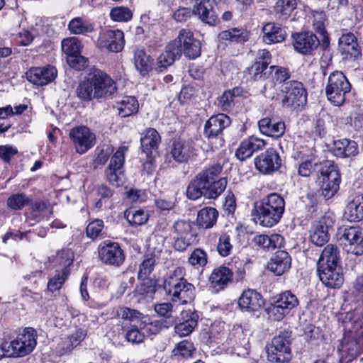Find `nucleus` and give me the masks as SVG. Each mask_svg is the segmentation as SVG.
Here are the masks:
<instances>
[{"mask_svg":"<svg viewBox=\"0 0 363 363\" xmlns=\"http://www.w3.org/2000/svg\"><path fill=\"white\" fill-rule=\"evenodd\" d=\"M116 91L114 81L104 72L95 69L82 82L77 89V96L82 100L106 98Z\"/></svg>","mask_w":363,"mask_h":363,"instance_id":"obj_1","label":"nucleus"},{"mask_svg":"<svg viewBox=\"0 0 363 363\" xmlns=\"http://www.w3.org/2000/svg\"><path fill=\"white\" fill-rule=\"evenodd\" d=\"M284 199L273 193L255 204L257 223L264 227H272L278 223L284 212Z\"/></svg>","mask_w":363,"mask_h":363,"instance_id":"obj_2","label":"nucleus"},{"mask_svg":"<svg viewBox=\"0 0 363 363\" xmlns=\"http://www.w3.org/2000/svg\"><path fill=\"white\" fill-rule=\"evenodd\" d=\"M180 269H176L173 274L165 277L163 282V288L167 293L172 295L174 298H177L181 301L180 305H184L191 301L194 297V286L187 282L183 278L177 277L180 274Z\"/></svg>","mask_w":363,"mask_h":363,"instance_id":"obj_3","label":"nucleus"},{"mask_svg":"<svg viewBox=\"0 0 363 363\" xmlns=\"http://www.w3.org/2000/svg\"><path fill=\"white\" fill-rule=\"evenodd\" d=\"M350 90L351 84L342 72L335 71L329 75L325 94L328 100L335 106H342Z\"/></svg>","mask_w":363,"mask_h":363,"instance_id":"obj_4","label":"nucleus"},{"mask_svg":"<svg viewBox=\"0 0 363 363\" xmlns=\"http://www.w3.org/2000/svg\"><path fill=\"white\" fill-rule=\"evenodd\" d=\"M290 336L287 332L275 336L271 342L266 345L267 359L271 362L285 363L291 357Z\"/></svg>","mask_w":363,"mask_h":363,"instance_id":"obj_5","label":"nucleus"},{"mask_svg":"<svg viewBox=\"0 0 363 363\" xmlns=\"http://www.w3.org/2000/svg\"><path fill=\"white\" fill-rule=\"evenodd\" d=\"M194 223L189 220H179L174 223V247L178 251L185 250L196 242V232Z\"/></svg>","mask_w":363,"mask_h":363,"instance_id":"obj_6","label":"nucleus"},{"mask_svg":"<svg viewBox=\"0 0 363 363\" xmlns=\"http://www.w3.org/2000/svg\"><path fill=\"white\" fill-rule=\"evenodd\" d=\"M281 104L284 107L304 106L307 102V92L303 84L298 81H289L284 84Z\"/></svg>","mask_w":363,"mask_h":363,"instance_id":"obj_7","label":"nucleus"},{"mask_svg":"<svg viewBox=\"0 0 363 363\" xmlns=\"http://www.w3.org/2000/svg\"><path fill=\"white\" fill-rule=\"evenodd\" d=\"M37 345L36 333L32 328H26L15 340L9 342L10 354L13 357H24L31 353Z\"/></svg>","mask_w":363,"mask_h":363,"instance_id":"obj_8","label":"nucleus"},{"mask_svg":"<svg viewBox=\"0 0 363 363\" xmlns=\"http://www.w3.org/2000/svg\"><path fill=\"white\" fill-rule=\"evenodd\" d=\"M231 123L230 118L224 113H219L211 116L204 126V135L209 140H216L214 147L223 146L224 140L222 138L223 130L228 127Z\"/></svg>","mask_w":363,"mask_h":363,"instance_id":"obj_9","label":"nucleus"},{"mask_svg":"<svg viewBox=\"0 0 363 363\" xmlns=\"http://www.w3.org/2000/svg\"><path fill=\"white\" fill-rule=\"evenodd\" d=\"M340 182L341 177L336 165L330 164L322 168L321 190L325 198H332L339 190Z\"/></svg>","mask_w":363,"mask_h":363,"instance_id":"obj_10","label":"nucleus"},{"mask_svg":"<svg viewBox=\"0 0 363 363\" xmlns=\"http://www.w3.org/2000/svg\"><path fill=\"white\" fill-rule=\"evenodd\" d=\"M343 249L347 252L359 256L363 255V230L357 227L343 229L340 238Z\"/></svg>","mask_w":363,"mask_h":363,"instance_id":"obj_11","label":"nucleus"},{"mask_svg":"<svg viewBox=\"0 0 363 363\" xmlns=\"http://www.w3.org/2000/svg\"><path fill=\"white\" fill-rule=\"evenodd\" d=\"M100 260L106 265L118 267L125 260V255L118 242L105 240L98 247Z\"/></svg>","mask_w":363,"mask_h":363,"instance_id":"obj_12","label":"nucleus"},{"mask_svg":"<svg viewBox=\"0 0 363 363\" xmlns=\"http://www.w3.org/2000/svg\"><path fill=\"white\" fill-rule=\"evenodd\" d=\"M298 305L296 295L286 291L279 295L274 303L269 307L268 313L275 320H281L290 311Z\"/></svg>","mask_w":363,"mask_h":363,"instance_id":"obj_13","label":"nucleus"},{"mask_svg":"<svg viewBox=\"0 0 363 363\" xmlns=\"http://www.w3.org/2000/svg\"><path fill=\"white\" fill-rule=\"evenodd\" d=\"M173 43L175 47L180 50V55L183 52L189 58L195 59L201 54V43L194 38L193 33L190 30H181Z\"/></svg>","mask_w":363,"mask_h":363,"instance_id":"obj_14","label":"nucleus"},{"mask_svg":"<svg viewBox=\"0 0 363 363\" xmlns=\"http://www.w3.org/2000/svg\"><path fill=\"white\" fill-rule=\"evenodd\" d=\"M256 169L263 174H272L278 171L281 165V160L279 153L269 148L255 158Z\"/></svg>","mask_w":363,"mask_h":363,"instance_id":"obj_15","label":"nucleus"},{"mask_svg":"<svg viewBox=\"0 0 363 363\" xmlns=\"http://www.w3.org/2000/svg\"><path fill=\"white\" fill-rule=\"evenodd\" d=\"M69 138L76 151L79 154L85 153L95 144V135L86 126H77L69 131Z\"/></svg>","mask_w":363,"mask_h":363,"instance_id":"obj_16","label":"nucleus"},{"mask_svg":"<svg viewBox=\"0 0 363 363\" xmlns=\"http://www.w3.org/2000/svg\"><path fill=\"white\" fill-rule=\"evenodd\" d=\"M125 45L124 34L120 30H106L100 33L98 46L112 52H121Z\"/></svg>","mask_w":363,"mask_h":363,"instance_id":"obj_17","label":"nucleus"},{"mask_svg":"<svg viewBox=\"0 0 363 363\" xmlns=\"http://www.w3.org/2000/svg\"><path fill=\"white\" fill-rule=\"evenodd\" d=\"M217 170L215 175H211L205 179L208 180V184L206 186L204 196L208 199H216L219 196L226 188L227 179L225 178H220L218 179L219 174L222 171L221 166L216 164L213 165L206 169L204 172H212V169Z\"/></svg>","mask_w":363,"mask_h":363,"instance_id":"obj_18","label":"nucleus"},{"mask_svg":"<svg viewBox=\"0 0 363 363\" xmlns=\"http://www.w3.org/2000/svg\"><path fill=\"white\" fill-rule=\"evenodd\" d=\"M333 225L334 220L331 216L321 217L311 228V241L318 246L323 245L329 240L328 230Z\"/></svg>","mask_w":363,"mask_h":363,"instance_id":"obj_19","label":"nucleus"},{"mask_svg":"<svg viewBox=\"0 0 363 363\" xmlns=\"http://www.w3.org/2000/svg\"><path fill=\"white\" fill-rule=\"evenodd\" d=\"M57 76V69L51 65L32 67L26 72L27 79L36 86L46 85L52 82Z\"/></svg>","mask_w":363,"mask_h":363,"instance_id":"obj_20","label":"nucleus"},{"mask_svg":"<svg viewBox=\"0 0 363 363\" xmlns=\"http://www.w3.org/2000/svg\"><path fill=\"white\" fill-rule=\"evenodd\" d=\"M266 145L267 143L264 140L252 135L240 143L235 155L239 160L244 161L250 157L255 152L263 150Z\"/></svg>","mask_w":363,"mask_h":363,"instance_id":"obj_21","label":"nucleus"},{"mask_svg":"<svg viewBox=\"0 0 363 363\" xmlns=\"http://www.w3.org/2000/svg\"><path fill=\"white\" fill-rule=\"evenodd\" d=\"M294 49L303 55H311L319 45V40L312 33L303 32L293 35Z\"/></svg>","mask_w":363,"mask_h":363,"instance_id":"obj_22","label":"nucleus"},{"mask_svg":"<svg viewBox=\"0 0 363 363\" xmlns=\"http://www.w3.org/2000/svg\"><path fill=\"white\" fill-rule=\"evenodd\" d=\"M193 13L202 22L210 26H215L218 17L210 0H194Z\"/></svg>","mask_w":363,"mask_h":363,"instance_id":"obj_23","label":"nucleus"},{"mask_svg":"<svg viewBox=\"0 0 363 363\" xmlns=\"http://www.w3.org/2000/svg\"><path fill=\"white\" fill-rule=\"evenodd\" d=\"M320 280L328 287L339 288L343 283V277L337 269V266L317 265Z\"/></svg>","mask_w":363,"mask_h":363,"instance_id":"obj_24","label":"nucleus"},{"mask_svg":"<svg viewBox=\"0 0 363 363\" xmlns=\"http://www.w3.org/2000/svg\"><path fill=\"white\" fill-rule=\"evenodd\" d=\"M228 344L238 355L247 354L250 348L249 338L240 326H234L228 338Z\"/></svg>","mask_w":363,"mask_h":363,"instance_id":"obj_25","label":"nucleus"},{"mask_svg":"<svg viewBox=\"0 0 363 363\" xmlns=\"http://www.w3.org/2000/svg\"><path fill=\"white\" fill-rule=\"evenodd\" d=\"M216 170L212 169V172H204L203 170L199 173L189 183L186 189V196L191 200H196L201 196H204L206 186L208 184V180L205 179L211 175H215Z\"/></svg>","mask_w":363,"mask_h":363,"instance_id":"obj_26","label":"nucleus"},{"mask_svg":"<svg viewBox=\"0 0 363 363\" xmlns=\"http://www.w3.org/2000/svg\"><path fill=\"white\" fill-rule=\"evenodd\" d=\"M291 258L289 253L284 250L276 252L268 262V269L277 276H281L291 268Z\"/></svg>","mask_w":363,"mask_h":363,"instance_id":"obj_27","label":"nucleus"},{"mask_svg":"<svg viewBox=\"0 0 363 363\" xmlns=\"http://www.w3.org/2000/svg\"><path fill=\"white\" fill-rule=\"evenodd\" d=\"M232 269L225 266H219L215 268L209 277L211 286L216 291L225 288L233 280Z\"/></svg>","mask_w":363,"mask_h":363,"instance_id":"obj_28","label":"nucleus"},{"mask_svg":"<svg viewBox=\"0 0 363 363\" xmlns=\"http://www.w3.org/2000/svg\"><path fill=\"white\" fill-rule=\"evenodd\" d=\"M272 56L265 49L258 50L254 64L247 68V72L254 80H259L264 77L263 72L270 64Z\"/></svg>","mask_w":363,"mask_h":363,"instance_id":"obj_29","label":"nucleus"},{"mask_svg":"<svg viewBox=\"0 0 363 363\" xmlns=\"http://www.w3.org/2000/svg\"><path fill=\"white\" fill-rule=\"evenodd\" d=\"M171 155L175 161L186 162L196 155V153L191 141L174 140L172 143Z\"/></svg>","mask_w":363,"mask_h":363,"instance_id":"obj_30","label":"nucleus"},{"mask_svg":"<svg viewBox=\"0 0 363 363\" xmlns=\"http://www.w3.org/2000/svg\"><path fill=\"white\" fill-rule=\"evenodd\" d=\"M264 303L261 294L252 289L244 291L238 299L240 308L247 311H256Z\"/></svg>","mask_w":363,"mask_h":363,"instance_id":"obj_31","label":"nucleus"},{"mask_svg":"<svg viewBox=\"0 0 363 363\" xmlns=\"http://www.w3.org/2000/svg\"><path fill=\"white\" fill-rule=\"evenodd\" d=\"M260 132L269 137L279 138L285 132V123L284 121L275 118H264L258 122Z\"/></svg>","mask_w":363,"mask_h":363,"instance_id":"obj_32","label":"nucleus"},{"mask_svg":"<svg viewBox=\"0 0 363 363\" xmlns=\"http://www.w3.org/2000/svg\"><path fill=\"white\" fill-rule=\"evenodd\" d=\"M155 325L152 323L146 324L145 322H140L138 324L131 325L125 334L126 340L133 343L138 344L142 342L145 337L151 333H155Z\"/></svg>","mask_w":363,"mask_h":363,"instance_id":"obj_33","label":"nucleus"},{"mask_svg":"<svg viewBox=\"0 0 363 363\" xmlns=\"http://www.w3.org/2000/svg\"><path fill=\"white\" fill-rule=\"evenodd\" d=\"M344 216L350 222L363 220V193L355 194L347 203Z\"/></svg>","mask_w":363,"mask_h":363,"instance_id":"obj_34","label":"nucleus"},{"mask_svg":"<svg viewBox=\"0 0 363 363\" xmlns=\"http://www.w3.org/2000/svg\"><path fill=\"white\" fill-rule=\"evenodd\" d=\"M155 311L161 316L171 318V324H173L176 321V319L179 318L178 313H180L182 318H184V315L188 317L190 313L189 310H185L182 305L176 303H162L157 304L155 306Z\"/></svg>","mask_w":363,"mask_h":363,"instance_id":"obj_35","label":"nucleus"},{"mask_svg":"<svg viewBox=\"0 0 363 363\" xmlns=\"http://www.w3.org/2000/svg\"><path fill=\"white\" fill-rule=\"evenodd\" d=\"M333 151L335 156L342 158L354 157L359 152L357 143L347 138L335 140Z\"/></svg>","mask_w":363,"mask_h":363,"instance_id":"obj_36","label":"nucleus"},{"mask_svg":"<svg viewBox=\"0 0 363 363\" xmlns=\"http://www.w3.org/2000/svg\"><path fill=\"white\" fill-rule=\"evenodd\" d=\"M263 40L267 44L277 43L285 38L284 30L275 23H267L262 28Z\"/></svg>","mask_w":363,"mask_h":363,"instance_id":"obj_37","label":"nucleus"},{"mask_svg":"<svg viewBox=\"0 0 363 363\" xmlns=\"http://www.w3.org/2000/svg\"><path fill=\"white\" fill-rule=\"evenodd\" d=\"M160 141V135L155 129L149 128L145 131L144 137L140 139V143L142 150L146 153L147 157L158 148Z\"/></svg>","mask_w":363,"mask_h":363,"instance_id":"obj_38","label":"nucleus"},{"mask_svg":"<svg viewBox=\"0 0 363 363\" xmlns=\"http://www.w3.org/2000/svg\"><path fill=\"white\" fill-rule=\"evenodd\" d=\"M179 57L180 50L175 47L172 41L167 46L165 51L158 57L157 69L162 72L163 69L172 65L175 60Z\"/></svg>","mask_w":363,"mask_h":363,"instance_id":"obj_39","label":"nucleus"},{"mask_svg":"<svg viewBox=\"0 0 363 363\" xmlns=\"http://www.w3.org/2000/svg\"><path fill=\"white\" fill-rule=\"evenodd\" d=\"M253 240L256 245L268 250L281 247L284 244V238L279 234L259 235Z\"/></svg>","mask_w":363,"mask_h":363,"instance_id":"obj_40","label":"nucleus"},{"mask_svg":"<svg viewBox=\"0 0 363 363\" xmlns=\"http://www.w3.org/2000/svg\"><path fill=\"white\" fill-rule=\"evenodd\" d=\"M187 310L190 311V313L187 317L184 315V318L180 314L178 319L183 320V321L175 327V332L179 336H186L192 333L195 327L197 325L199 316L196 313L191 311L190 308Z\"/></svg>","mask_w":363,"mask_h":363,"instance_id":"obj_41","label":"nucleus"},{"mask_svg":"<svg viewBox=\"0 0 363 363\" xmlns=\"http://www.w3.org/2000/svg\"><path fill=\"white\" fill-rule=\"evenodd\" d=\"M218 213L213 207H205L201 208L197 213L196 223L203 228H212L216 223Z\"/></svg>","mask_w":363,"mask_h":363,"instance_id":"obj_42","label":"nucleus"},{"mask_svg":"<svg viewBox=\"0 0 363 363\" xmlns=\"http://www.w3.org/2000/svg\"><path fill=\"white\" fill-rule=\"evenodd\" d=\"M340 260L339 250L336 245L329 244L322 251L317 265L337 266Z\"/></svg>","mask_w":363,"mask_h":363,"instance_id":"obj_43","label":"nucleus"},{"mask_svg":"<svg viewBox=\"0 0 363 363\" xmlns=\"http://www.w3.org/2000/svg\"><path fill=\"white\" fill-rule=\"evenodd\" d=\"M339 48L342 52L354 57L357 56L360 52L357 38L352 33L341 35L339 39Z\"/></svg>","mask_w":363,"mask_h":363,"instance_id":"obj_44","label":"nucleus"},{"mask_svg":"<svg viewBox=\"0 0 363 363\" xmlns=\"http://www.w3.org/2000/svg\"><path fill=\"white\" fill-rule=\"evenodd\" d=\"M116 108L121 117H128L138 112L139 104L134 96H124L116 103Z\"/></svg>","mask_w":363,"mask_h":363,"instance_id":"obj_45","label":"nucleus"},{"mask_svg":"<svg viewBox=\"0 0 363 363\" xmlns=\"http://www.w3.org/2000/svg\"><path fill=\"white\" fill-rule=\"evenodd\" d=\"M112 315L118 318L128 320L133 324H138L144 322L143 315L138 311L124 306H117L113 309Z\"/></svg>","mask_w":363,"mask_h":363,"instance_id":"obj_46","label":"nucleus"},{"mask_svg":"<svg viewBox=\"0 0 363 363\" xmlns=\"http://www.w3.org/2000/svg\"><path fill=\"white\" fill-rule=\"evenodd\" d=\"M134 65L136 69L145 76L152 69V60L143 50H137L134 52Z\"/></svg>","mask_w":363,"mask_h":363,"instance_id":"obj_47","label":"nucleus"},{"mask_svg":"<svg viewBox=\"0 0 363 363\" xmlns=\"http://www.w3.org/2000/svg\"><path fill=\"white\" fill-rule=\"evenodd\" d=\"M220 40H228L233 43H243L247 40L248 35L243 28H233L220 32L218 35Z\"/></svg>","mask_w":363,"mask_h":363,"instance_id":"obj_48","label":"nucleus"},{"mask_svg":"<svg viewBox=\"0 0 363 363\" xmlns=\"http://www.w3.org/2000/svg\"><path fill=\"white\" fill-rule=\"evenodd\" d=\"M30 213L29 218L36 222L40 221L48 214L52 213V210L48 202L44 201H36L30 203Z\"/></svg>","mask_w":363,"mask_h":363,"instance_id":"obj_49","label":"nucleus"},{"mask_svg":"<svg viewBox=\"0 0 363 363\" xmlns=\"http://www.w3.org/2000/svg\"><path fill=\"white\" fill-rule=\"evenodd\" d=\"M68 28L75 35L85 34L94 30L93 24L80 17L72 18L68 24Z\"/></svg>","mask_w":363,"mask_h":363,"instance_id":"obj_50","label":"nucleus"},{"mask_svg":"<svg viewBox=\"0 0 363 363\" xmlns=\"http://www.w3.org/2000/svg\"><path fill=\"white\" fill-rule=\"evenodd\" d=\"M124 216L128 222L134 226L143 225L148 220L147 213L142 209H128L125 211Z\"/></svg>","mask_w":363,"mask_h":363,"instance_id":"obj_51","label":"nucleus"},{"mask_svg":"<svg viewBox=\"0 0 363 363\" xmlns=\"http://www.w3.org/2000/svg\"><path fill=\"white\" fill-rule=\"evenodd\" d=\"M31 199L23 193H16L11 195L6 201V205L9 208L18 211L28 206L31 203Z\"/></svg>","mask_w":363,"mask_h":363,"instance_id":"obj_52","label":"nucleus"},{"mask_svg":"<svg viewBox=\"0 0 363 363\" xmlns=\"http://www.w3.org/2000/svg\"><path fill=\"white\" fill-rule=\"evenodd\" d=\"M296 0H277L274 11L277 15L287 18L296 8Z\"/></svg>","mask_w":363,"mask_h":363,"instance_id":"obj_53","label":"nucleus"},{"mask_svg":"<svg viewBox=\"0 0 363 363\" xmlns=\"http://www.w3.org/2000/svg\"><path fill=\"white\" fill-rule=\"evenodd\" d=\"M74 259V253L69 249H62L58 251L52 259V262L62 269H68Z\"/></svg>","mask_w":363,"mask_h":363,"instance_id":"obj_54","label":"nucleus"},{"mask_svg":"<svg viewBox=\"0 0 363 363\" xmlns=\"http://www.w3.org/2000/svg\"><path fill=\"white\" fill-rule=\"evenodd\" d=\"M69 274V270L62 269L57 271V273L49 280L48 283V290L54 292L61 289L65 280Z\"/></svg>","mask_w":363,"mask_h":363,"instance_id":"obj_55","label":"nucleus"},{"mask_svg":"<svg viewBox=\"0 0 363 363\" xmlns=\"http://www.w3.org/2000/svg\"><path fill=\"white\" fill-rule=\"evenodd\" d=\"M81 48V42L75 37L64 39L62 42V50L67 57L80 53Z\"/></svg>","mask_w":363,"mask_h":363,"instance_id":"obj_56","label":"nucleus"},{"mask_svg":"<svg viewBox=\"0 0 363 363\" xmlns=\"http://www.w3.org/2000/svg\"><path fill=\"white\" fill-rule=\"evenodd\" d=\"M325 16L323 13H316L313 15V28L320 35L323 43L328 45L329 44V37L325 28Z\"/></svg>","mask_w":363,"mask_h":363,"instance_id":"obj_57","label":"nucleus"},{"mask_svg":"<svg viewBox=\"0 0 363 363\" xmlns=\"http://www.w3.org/2000/svg\"><path fill=\"white\" fill-rule=\"evenodd\" d=\"M133 17L132 11L128 7L116 6L110 11V18L116 22H127Z\"/></svg>","mask_w":363,"mask_h":363,"instance_id":"obj_58","label":"nucleus"},{"mask_svg":"<svg viewBox=\"0 0 363 363\" xmlns=\"http://www.w3.org/2000/svg\"><path fill=\"white\" fill-rule=\"evenodd\" d=\"M155 264V259L152 256H146L140 264L138 270V279L145 280L149 277L154 269Z\"/></svg>","mask_w":363,"mask_h":363,"instance_id":"obj_59","label":"nucleus"},{"mask_svg":"<svg viewBox=\"0 0 363 363\" xmlns=\"http://www.w3.org/2000/svg\"><path fill=\"white\" fill-rule=\"evenodd\" d=\"M269 72L272 79L278 83L284 82L291 77L289 69L284 67L272 65Z\"/></svg>","mask_w":363,"mask_h":363,"instance_id":"obj_60","label":"nucleus"},{"mask_svg":"<svg viewBox=\"0 0 363 363\" xmlns=\"http://www.w3.org/2000/svg\"><path fill=\"white\" fill-rule=\"evenodd\" d=\"M208 256L206 252L201 249L196 248L190 255L188 262L194 267H203L206 264Z\"/></svg>","mask_w":363,"mask_h":363,"instance_id":"obj_61","label":"nucleus"},{"mask_svg":"<svg viewBox=\"0 0 363 363\" xmlns=\"http://www.w3.org/2000/svg\"><path fill=\"white\" fill-rule=\"evenodd\" d=\"M238 97V89L225 91L219 99V106L223 111H227L235 104Z\"/></svg>","mask_w":363,"mask_h":363,"instance_id":"obj_62","label":"nucleus"},{"mask_svg":"<svg viewBox=\"0 0 363 363\" xmlns=\"http://www.w3.org/2000/svg\"><path fill=\"white\" fill-rule=\"evenodd\" d=\"M233 245L230 242V236L226 234L221 235L218 240L217 251L222 257L228 256L233 250Z\"/></svg>","mask_w":363,"mask_h":363,"instance_id":"obj_63","label":"nucleus"},{"mask_svg":"<svg viewBox=\"0 0 363 363\" xmlns=\"http://www.w3.org/2000/svg\"><path fill=\"white\" fill-rule=\"evenodd\" d=\"M106 176L109 183L115 186H119L124 182V176L121 169L109 168L106 170Z\"/></svg>","mask_w":363,"mask_h":363,"instance_id":"obj_64","label":"nucleus"}]
</instances>
